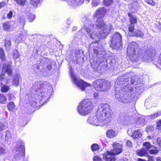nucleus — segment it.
<instances>
[{
	"mask_svg": "<svg viewBox=\"0 0 161 161\" xmlns=\"http://www.w3.org/2000/svg\"><path fill=\"white\" fill-rule=\"evenodd\" d=\"M113 114V111L108 104L101 103L99 106L96 114L90 115L87 121L92 125H104L111 121Z\"/></svg>",
	"mask_w": 161,
	"mask_h": 161,
	"instance_id": "obj_5",
	"label": "nucleus"
},
{
	"mask_svg": "<svg viewBox=\"0 0 161 161\" xmlns=\"http://www.w3.org/2000/svg\"><path fill=\"white\" fill-rule=\"evenodd\" d=\"M113 3V0H103V3L105 6H108Z\"/></svg>",
	"mask_w": 161,
	"mask_h": 161,
	"instance_id": "obj_38",
	"label": "nucleus"
},
{
	"mask_svg": "<svg viewBox=\"0 0 161 161\" xmlns=\"http://www.w3.org/2000/svg\"><path fill=\"white\" fill-rule=\"evenodd\" d=\"M53 92L52 85L46 81H37L33 84L28 94L29 103L36 106L38 102L43 104L49 100Z\"/></svg>",
	"mask_w": 161,
	"mask_h": 161,
	"instance_id": "obj_3",
	"label": "nucleus"
},
{
	"mask_svg": "<svg viewBox=\"0 0 161 161\" xmlns=\"http://www.w3.org/2000/svg\"><path fill=\"white\" fill-rule=\"evenodd\" d=\"M127 56L132 61H137L141 59L146 62H150L154 59L156 55L154 48L140 49L138 44L135 42L129 44L127 50Z\"/></svg>",
	"mask_w": 161,
	"mask_h": 161,
	"instance_id": "obj_4",
	"label": "nucleus"
},
{
	"mask_svg": "<svg viewBox=\"0 0 161 161\" xmlns=\"http://www.w3.org/2000/svg\"><path fill=\"white\" fill-rule=\"evenodd\" d=\"M132 72H131V73H130V74H130V75H131V74H132Z\"/></svg>",
	"mask_w": 161,
	"mask_h": 161,
	"instance_id": "obj_61",
	"label": "nucleus"
},
{
	"mask_svg": "<svg viewBox=\"0 0 161 161\" xmlns=\"http://www.w3.org/2000/svg\"><path fill=\"white\" fill-rule=\"evenodd\" d=\"M3 27L4 30H7L10 28V24L8 22H5L3 24Z\"/></svg>",
	"mask_w": 161,
	"mask_h": 161,
	"instance_id": "obj_39",
	"label": "nucleus"
},
{
	"mask_svg": "<svg viewBox=\"0 0 161 161\" xmlns=\"http://www.w3.org/2000/svg\"><path fill=\"white\" fill-rule=\"evenodd\" d=\"M93 107V105L90 99H86L81 102L77 108V111L80 115L85 116L90 113Z\"/></svg>",
	"mask_w": 161,
	"mask_h": 161,
	"instance_id": "obj_7",
	"label": "nucleus"
},
{
	"mask_svg": "<svg viewBox=\"0 0 161 161\" xmlns=\"http://www.w3.org/2000/svg\"><path fill=\"white\" fill-rule=\"evenodd\" d=\"M8 0H5L0 3V8H1L3 7L8 2Z\"/></svg>",
	"mask_w": 161,
	"mask_h": 161,
	"instance_id": "obj_45",
	"label": "nucleus"
},
{
	"mask_svg": "<svg viewBox=\"0 0 161 161\" xmlns=\"http://www.w3.org/2000/svg\"><path fill=\"white\" fill-rule=\"evenodd\" d=\"M158 63L161 66V53L160 54L158 60Z\"/></svg>",
	"mask_w": 161,
	"mask_h": 161,
	"instance_id": "obj_51",
	"label": "nucleus"
},
{
	"mask_svg": "<svg viewBox=\"0 0 161 161\" xmlns=\"http://www.w3.org/2000/svg\"><path fill=\"white\" fill-rule=\"evenodd\" d=\"M90 0H85L87 3H89ZM101 3V0H92L91 4L92 7H96Z\"/></svg>",
	"mask_w": 161,
	"mask_h": 161,
	"instance_id": "obj_23",
	"label": "nucleus"
},
{
	"mask_svg": "<svg viewBox=\"0 0 161 161\" xmlns=\"http://www.w3.org/2000/svg\"><path fill=\"white\" fill-rule=\"evenodd\" d=\"M6 150L3 144H0V155H4L6 153Z\"/></svg>",
	"mask_w": 161,
	"mask_h": 161,
	"instance_id": "obj_31",
	"label": "nucleus"
},
{
	"mask_svg": "<svg viewBox=\"0 0 161 161\" xmlns=\"http://www.w3.org/2000/svg\"><path fill=\"white\" fill-rule=\"evenodd\" d=\"M6 73L10 76L12 73V70L10 65L5 64L3 67L2 71L0 75V81H2L4 79V74Z\"/></svg>",
	"mask_w": 161,
	"mask_h": 161,
	"instance_id": "obj_15",
	"label": "nucleus"
},
{
	"mask_svg": "<svg viewBox=\"0 0 161 161\" xmlns=\"http://www.w3.org/2000/svg\"><path fill=\"white\" fill-rule=\"evenodd\" d=\"M91 65H92V66H93V64H92V63H91Z\"/></svg>",
	"mask_w": 161,
	"mask_h": 161,
	"instance_id": "obj_60",
	"label": "nucleus"
},
{
	"mask_svg": "<svg viewBox=\"0 0 161 161\" xmlns=\"http://www.w3.org/2000/svg\"><path fill=\"white\" fill-rule=\"evenodd\" d=\"M148 153L147 151L144 148L141 149H138L136 151V154L141 157L146 156Z\"/></svg>",
	"mask_w": 161,
	"mask_h": 161,
	"instance_id": "obj_21",
	"label": "nucleus"
},
{
	"mask_svg": "<svg viewBox=\"0 0 161 161\" xmlns=\"http://www.w3.org/2000/svg\"><path fill=\"white\" fill-rule=\"evenodd\" d=\"M125 77V76H122V77H123V78H124V77Z\"/></svg>",
	"mask_w": 161,
	"mask_h": 161,
	"instance_id": "obj_62",
	"label": "nucleus"
},
{
	"mask_svg": "<svg viewBox=\"0 0 161 161\" xmlns=\"http://www.w3.org/2000/svg\"><path fill=\"white\" fill-rule=\"evenodd\" d=\"M84 0H70L68 3L69 5L75 7L82 4Z\"/></svg>",
	"mask_w": 161,
	"mask_h": 161,
	"instance_id": "obj_17",
	"label": "nucleus"
},
{
	"mask_svg": "<svg viewBox=\"0 0 161 161\" xmlns=\"http://www.w3.org/2000/svg\"><path fill=\"white\" fill-rule=\"evenodd\" d=\"M17 3L21 6H24L27 2L26 0H15Z\"/></svg>",
	"mask_w": 161,
	"mask_h": 161,
	"instance_id": "obj_35",
	"label": "nucleus"
},
{
	"mask_svg": "<svg viewBox=\"0 0 161 161\" xmlns=\"http://www.w3.org/2000/svg\"><path fill=\"white\" fill-rule=\"evenodd\" d=\"M55 64L54 61L53 60H51L49 58H44L41 61V65L43 67L42 70L38 73L39 69V66L38 65H36V69L38 70L36 71L37 75L40 76H47L48 75V72L46 69H45L46 66L48 70H51L52 69V64Z\"/></svg>",
	"mask_w": 161,
	"mask_h": 161,
	"instance_id": "obj_9",
	"label": "nucleus"
},
{
	"mask_svg": "<svg viewBox=\"0 0 161 161\" xmlns=\"http://www.w3.org/2000/svg\"><path fill=\"white\" fill-rule=\"evenodd\" d=\"M13 152L15 153L14 158L16 159L21 158L25 156V145L22 140H19L17 142L16 148L14 149Z\"/></svg>",
	"mask_w": 161,
	"mask_h": 161,
	"instance_id": "obj_13",
	"label": "nucleus"
},
{
	"mask_svg": "<svg viewBox=\"0 0 161 161\" xmlns=\"http://www.w3.org/2000/svg\"><path fill=\"white\" fill-rule=\"evenodd\" d=\"M11 42L10 40L5 39L4 41V46L8 51L11 49Z\"/></svg>",
	"mask_w": 161,
	"mask_h": 161,
	"instance_id": "obj_27",
	"label": "nucleus"
},
{
	"mask_svg": "<svg viewBox=\"0 0 161 161\" xmlns=\"http://www.w3.org/2000/svg\"><path fill=\"white\" fill-rule=\"evenodd\" d=\"M127 133L129 136H131L133 138L135 139L141 138L142 136V131L140 130H135L132 132V129L130 128L128 129Z\"/></svg>",
	"mask_w": 161,
	"mask_h": 161,
	"instance_id": "obj_16",
	"label": "nucleus"
},
{
	"mask_svg": "<svg viewBox=\"0 0 161 161\" xmlns=\"http://www.w3.org/2000/svg\"><path fill=\"white\" fill-rule=\"evenodd\" d=\"M69 71L72 82L81 91H83L86 87L91 86L90 84L85 82L81 80L78 79L73 73L71 67L69 68Z\"/></svg>",
	"mask_w": 161,
	"mask_h": 161,
	"instance_id": "obj_11",
	"label": "nucleus"
},
{
	"mask_svg": "<svg viewBox=\"0 0 161 161\" xmlns=\"http://www.w3.org/2000/svg\"><path fill=\"white\" fill-rule=\"evenodd\" d=\"M157 142L159 146L161 147V138H158L157 139Z\"/></svg>",
	"mask_w": 161,
	"mask_h": 161,
	"instance_id": "obj_50",
	"label": "nucleus"
},
{
	"mask_svg": "<svg viewBox=\"0 0 161 161\" xmlns=\"http://www.w3.org/2000/svg\"><path fill=\"white\" fill-rule=\"evenodd\" d=\"M27 35V31H26L24 30L23 31H22L20 35V39L18 40V42L19 41H24L26 38V36Z\"/></svg>",
	"mask_w": 161,
	"mask_h": 161,
	"instance_id": "obj_25",
	"label": "nucleus"
},
{
	"mask_svg": "<svg viewBox=\"0 0 161 161\" xmlns=\"http://www.w3.org/2000/svg\"><path fill=\"white\" fill-rule=\"evenodd\" d=\"M147 137H148V138L149 139H152L151 136H148Z\"/></svg>",
	"mask_w": 161,
	"mask_h": 161,
	"instance_id": "obj_59",
	"label": "nucleus"
},
{
	"mask_svg": "<svg viewBox=\"0 0 161 161\" xmlns=\"http://www.w3.org/2000/svg\"><path fill=\"white\" fill-rule=\"evenodd\" d=\"M35 18V16L34 15L31 14L28 16V19L30 22H32Z\"/></svg>",
	"mask_w": 161,
	"mask_h": 161,
	"instance_id": "obj_43",
	"label": "nucleus"
},
{
	"mask_svg": "<svg viewBox=\"0 0 161 161\" xmlns=\"http://www.w3.org/2000/svg\"><path fill=\"white\" fill-rule=\"evenodd\" d=\"M121 121L124 124L127 125L131 121L132 119H135L136 123L141 125H143L145 123V117L144 116L138 114L131 115V113L124 114L120 117Z\"/></svg>",
	"mask_w": 161,
	"mask_h": 161,
	"instance_id": "obj_6",
	"label": "nucleus"
},
{
	"mask_svg": "<svg viewBox=\"0 0 161 161\" xmlns=\"http://www.w3.org/2000/svg\"><path fill=\"white\" fill-rule=\"evenodd\" d=\"M77 29V27H76L74 26L73 28V31H75Z\"/></svg>",
	"mask_w": 161,
	"mask_h": 161,
	"instance_id": "obj_57",
	"label": "nucleus"
},
{
	"mask_svg": "<svg viewBox=\"0 0 161 161\" xmlns=\"http://www.w3.org/2000/svg\"><path fill=\"white\" fill-rule=\"evenodd\" d=\"M5 128V125L3 123H0V131H2Z\"/></svg>",
	"mask_w": 161,
	"mask_h": 161,
	"instance_id": "obj_48",
	"label": "nucleus"
},
{
	"mask_svg": "<svg viewBox=\"0 0 161 161\" xmlns=\"http://www.w3.org/2000/svg\"><path fill=\"white\" fill-rule=\"evenodd\" d=\"M107 61V59L103 57L100 58L98 57L97 59L95 64V68L98 69H100L99 72H102L104 69H107L108 63Z\"/></svg>",
	"mask_w": 161,
	"mask_h": 161,
	"instance_id": "obj_14",
	"label": "nucleus"
},
{
	"mask_svg": "<svg viewBox=\"0 0 161 161\" xmlns=\"http://www.w3.org/2000/svg\"><path fill=\"white\" fill-rule=\"evenodd\" d=\"M39 0H31V3L33 6L36 7L39 4Z\"/></svg>",
	"mask_w": 161,
	"mask_h": 161,
	"instance_id": "obj_41",
	"label": "nucleus"
},
{
	"mask_svg": "<svg viewBox=\"0 0 161 161\" xmlns=\"http://www.w3.org/2000/svg\"><path fill=\"white\" fill-rule=\"evenodd\" d=\"M20 19L21 20V23H22L23 26H24V25L25 24V19H21V18H20Z\"/></svg>",
	"mask_w": 161,
	"mask_h": 161,
	"instance_id": "obj_54",
	"label": "nucleus"
},
{
	"mask_svg": "<svg viewBox=\"0 0 161 161\" xmlns=\"http://www.w3.org/2000/svg\"><path fill=\"white\" fill-rule=\"evenodd\" d=\"M0 86L1 87V91L2 92H7L9 89V86L3 84L2 82L1 83Z\"/></svg>",
	"mask_w": 161,
	"mask_h": 161,
	"instance_id": "obj_26",
	"label": "nucleus"
},
{
	"mask_svg": "<svg viewBox=\"0 0 161 161\" xmlns=\"http://www.w3.org/2000/svg\"><path fill=\"white\" fill-rule=\"evenodd\" d=\"M160 115H161V111L153 115H149L148 116V118H150V119H154Z\"/></svg>",
	"mask_w": 161,
	"mask_h": 161,
	"instance_id": "obj_34",
	"label": "nucleus"
},
{
	"mask_svg": "<svg viewBox=\"0 0 161 161\" xmlns=\"http://www.w3.org/2000/svg\"><path fill=\"white\" fill-rule=\"evenodd\" d=\"M157 127H160L161 126V120L158 121L157 123Z\"/></svg>",
	"mask_w": 161,
	"mask_h": 161,
	"instance_id": "obj_55",
	"label": "nucleus"
},
{
	"mask_svg": "<svg viewBox=\"0 0 161 161\" xmlns=\"http://www.w3.org/2000/svg\"><path fill=\"white\" fill-rule=\"evenodd\" d=\"M143 146L145 147L144 148L147 151L152 147V145L149 142H146L143 144Z\"/></svg>",
	"mask_w": 161,
	"mask_h": 161,
	"instance_id": "obj_33",
	"label": "nucleus"
},
{
	"mask_svg": "<svg viewBox=\"0 0 161 161\" xmlns=\"http://www.w3.org/2000/svg\"><path fill=\"white\" fill-rule=\"evenodd\" d=\"M11 135L10 132L8 131H7L6 132V134L5 135V141L7 142L8 144H9L11 140Z\"/></svg>",
	"mask_w": 161,
	"mask_h": 161,
	"instance_id": "obj_24",
	"label": "nucleus"
},
{
	"mask_svg": "<svg viewBox=\"0 0 161 161\" xmlns=\"http://www.w3.org/2000/svg\"><path fill=\"white\" fill-rule=\"evenodd\" d=\"M7 101V98L5 95L0 94V103L4 104Z\"/></svg>",
	"mask_w": 161,
	"mask_h": 161,
	"instance_id": "obj_29",
	"label": "nucleus"
},
{
	"mask_svg": "<svg viewBox=\"0 0 161 161\" xmlns=\"http://www.w3.org/2000/svg\"><path fill=\"white\" fill-rule=\"evenodd\" d=\"M112 145L114 149L112 152L108 151L103 154V158L106 161H115V155L119 154L122 152V145L115 142L113 143Z\"/></svg>",
	"mask_w": 161,
	"mask_h": 161,
	"instance_id": "obj_8",
	"label": "nucleus"
},
{
	"mask_svg": "<svg viewBox=\"0 0 161 161\" xmlns=\"http://www.w3.org/2000/svg\"><path fill=\"white\" fill-rule=\"evenodd\" d=\"M93 86L97 91L106 92L110 88L111 83L109 81L100 79L94 81Z\"/></svg>",
	"mask_w": 161,
	"mask_h": 161,
	"instance_id": "obj_10",
	"label": "nucleus"
},
{
	"mask_svg": "<svg viewBox=\"0 0 161 161\" xmlns=\"http://www.w3.org/2000/svg\"><path fill=\"white\" fill-rule=\"evenodd\" d=\"M110 47L112 48L118 49L121 47L122 36L120 34L117 32L111 37Z\"/></svg>",
	"mask_w": 161,
	"mask_h": 161,
	"instance_id": "obj_12",
	"label": "nucleus"
},
{
	"mask_svg": "<svg viewBox=\"0 0 161 161\" xmlns=\"http://www.w3.org/2000/svg\"><path fill=\"white\" fill-rule=\"evenodd\" d=\"M148 99L146 100L145 102V106H146L147 109H149L152 107V105L151 102L149 101Z\"/></svg>",
	"mask_w": 161,
	"mask_h": 161,
	"instance_id": "obj_36",
	"label": "nucleus"
},
{
	"mask_svg": "<svg viewBox=\"0 0 161 161\" xmlns=\"http://www.w3.org/2000/svg\"><path fill=\"white\" fill-rule=\"evenodd\" d=\"M157 161H161V158L160 157H158L157 158Z\"/></svg>",
	"mask_w": 161,
	"mask_h": 161,
	"instance_id": "obj_58",
	"label": "nucleus"
},
{
	"mask_svg": "<svg viewBox=\"0 0 161 161\" xmlns=\"http://www.w3.org/2000/svg\"><path fill=\"white\" fill-rule=\"evenodd\" d=\"M91 148L92 151H97L99 150V146L98 144L94 143L91 146Z\"/></svg>",
	"mask_w": 161,
	"mask_h": 161,
	"instance_id": "obj_30",
	"label": "nucleus"
},
{
	"mask_svg": "<svg viewBox=\"0 0 161 161\" xmlns=\"http://www.w3.org/2000/svg\"><path fill=\"white\" fill-rule=\"evenodd\" d=\"M13 15V12L12 11H10L8 14H7V17L8 19H10L12 17Z\"/></svg>",
	"mask_w": 161,
	"mask_h": 161,
	"instance_id": "obj_47",
	"label": "nucleus"
},
{
	"mask_svg": "<svg viewBox=\"0 0 161 161\" xmlns=\"http://www.w3.org/2000/svg\"><path fill=\"white\" fill-rule=\"evenodd\" d=\"M8 108L10 111H12L15 108L14 104L13 102H10L7 105Z\"/></svg>",
	"mask_w": 161,
	"mask_h": 161,
	"instance_id": "obj_37",
	"label": "nucleus"
},
{
	"mask_svg": "<svg viewBox=\"0 0 161 161\" xmlns=\"http://www.w3.org/2000/svg\"><path fill=\"white\" fill-rule=\"evenodd\" d=\"M144 34L139 30H136L131 34V36H135L138 37L142 38L144 36Z\"/></svg>",
	"mask_w": 161,
	"mask_h": 161,
	"instance_id": "obj_20",
	"label": "nucleus"
},
{
	"mask_svg": "<svg viewBox=\"0 0 161 161\" xmlns=\"http://www.w3.org/2000/svg\"><path fill=\"white\" fill-rule=\"evenodd\" d=\"M117 135L116 132L112 130H108L106 132V136L109 138H112Z\"/></svg>",
	"mask_w": 161,
	"mask_h": 161,
	"instance_id": "obj_19",
	"label": "nucleus"
},
{
	"mask_svg": "<svg viewBox=\"0 0 161 161\" xmlns=\"http://www.w3.org/2000/svg\"><path fill=\"white\" fill-rule=\"evenodd\" d=\"M20 76L19 74H15L12 81V85L16 86H18L19 83Z\"/></svg>",
	"mask_w": 161,
	"mask_h": 161,
	"instance_id": "obj_18",
	"label": "nucleus"
},
{
	"mask_svg": "<svg viewBox=\"0 0 161 161\" xmlns=\"http://www.w3.org/2000/svg\"><path fill=\"white\" fill-rule=\"evenodd\" d=\"M13 56L14 59H16L19 58L20 55L19 52L17 50H14L13 51Z\"/></svg>",
	"mask_w": 161,
	"mask_h": 161,
	"instance_id": "obj_32",
	"label": "nucleus"
},
{
	"mask_svg": "<svg viewBox=\"0 0 161 161\" xmlns=\"http://www.w3.org/2000/svg\"><path fill=\"white\" fill-rule=\"evenodd\" d=\"M93 161H102V158L98 155H95L93 158Z\"/></svg>",
	"mask_w": 161,
	"mask_h": 161,
	"instance_id": "obj_42",
	"label": "nucleus"
},
{
	"mask_svg": "<svg viewBox=\"0 0 161 161\" xmlns=\"http://www.w3.org/2000/svg\"><path fill=\"white\" fill-rule=\"evenodd\" d=\"M127 145L129 147H131L132 146V143L131 141L128 140L126 142Z\"/></svg>",
	"mask_w": 161,
	"mask_h": 161,
	"instance_id": "obj_49",
	"label": "nucleus"
},
{
	"mask_svg": "<svg viewBox=\"0 0 161 161\" xmlns=\"http://www.w3.org/2000/svg\"><path fill=\"white\" fill-rule=\"evenodd\" d=\"M158 151L156 149L151 150L149 151V153L150 154H156L158 153Z\"/></svg>",
	"mask_w": 161,
	"mask_h": 161,
	"instance_id": "obj_46",
	"label": "nucleus"
},
{
	"mask_svg": "<svg viewBox=\"0 0 161 161\" xmlns=\"http://www.w3.org/2000/svg\"><path fill=\"white\" fill-rule=\"evenodd\" d=\"M20 39V36L18 37H16V39H15V42H16L17 43H19V42H21L22 41H18H18H17L18 40H19V39Z\"/></svg>",
	"mask_w": 161,
	"mask_h": 161,
	"instance_id": "obj_53",
	"label": "nucleus"
},
{
	"mask_svg": "<svg viewBox=\"0 0 161 161\" xmlns=\"http://www.w3.org/2000/svg\"><path fill=\"white\" fill-rule=\"evenodd\" d=\"M153 158L152 156H149L148 157V161H153Z\"/></svg>",
	"mask_w": 161,
	"mask_h": 161,
	"instance_id": "obj_52",
	"label": "nucleus"
},
{
	"mask_svg": "<svg viewBox=\"0 0 161 161\" xmlns=\"http://www.w3.org/2000/svg\"><path fill=\"white\" fill-rule=\"evenodd\" d=\"M0 58L4 63H5L6 60L4 52L3 49L2 48H0Z\"/></svg>",
	"mask_w": 161,
	"mask_h": 161,
	"instance_id": "obj_28",
	"label": "nucleus"
},
{
	"mask_svg": "<svg viewBox=\"0 0 161 161\" xmlns=\"http://www.w3.org/2000/svg\"><path fill=\"white\" fill-rule=\"evenodd\" d=\"M106 13V9L103 7L99 8L96 10L93 14L94 18L97 17L98 19L96 20L95 25L96 29L100 30V33L97 34L94 32V25L90 24V21L86 17L83 18V21L84 24V26L78 32L80 36H83L84 33L86 32L90 38L93 39L94 41L90 45L89 50H92V47L94 53L97 54L99 50L97 47V42L100 39L106 37L109 33L110 31L113 29V27L111 24L106 25L104 23L102 18L103 17Z\"/></svg>",
	"mask_w": 161,
	"mask_h": 161,
	"instance_id": "obj_1",
	"label": "nucleus"
},
{
	"mask_svg": "<svg viewBox=\"0 0 161 161\" xmlns=\"http://www.w3.org/2000/svg\"><path fill=\"white\" fill-rule=\"evenodd\" d=\"M134 24H129L128 27V30L130 32L131 34L133 33V30L134 28Z\"/></svg>",
	"mask_w": 161,
	"mask_h": 161,
	"instance_id": "obj_40",
	"label": "nucleus"
},
{
	"mask_svg": "<svg viewBox=\"0 0 161 161\" xmlns=\"http://www.w3.org/2000/svg\"><path fill=\"white\" fill-rule=\"evenodd\" d=\"M98 96V94L97 92H95L94 93V97L95 98H96Z\"/></svg>",
	"mask_w": 161,
	"mask_h": 161,
	"instance_id": "obj_56",
	"label": "nucleus"
},
{
	"mask_svg": "<svg viewBox=\"0 0 161 161\" xmlns=\"http://www.w3.org/2000/svg\"><path fill=\"white\" fill-rule=\"evenodd\" d=\"M136 76L131 77L130 84L126 80L119 81L118 77L115 84V97L120 102L126 103L135 102L139 95L143 91V86L142 84H137Z\"/></svg>",
	"mask_w": 161,
	"mask_h": 161,
	"instance_id": "obj_2",
	"label": "nucleus"
},
{
	"mask_svg": "<svg viewBox=\"0 0 161 161\" xmlns=\"http://www.w3.org/2000/svg\"><path fill=\"white\" fill-rule=\"evenodd\" d=\"M144 1L147 3L153 6L155 5V2L153 0H144Z\"/></svg>",
	"mask_w": 161,
	"mask_h": 161,
	"instance_id": "obj_44",
	"label": "nucleus"
},
{
	"mask_svg": "<svg viewBox=\"0 0 161 161\" xmlns=\"http://www.w3.org/2000/svg\"><path fill=\"white\" fill-rule=\"evenodd\" d=\"M128 15L130 17V24H135L137 22V18L134 15H133L132 13H128Z\"/></svg>",
	"mask_w": 161,
	"mask_h": 161,
	"instance_id": "obj_22",
	"label": "nucleus"
}]
</instances>
